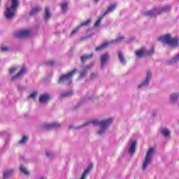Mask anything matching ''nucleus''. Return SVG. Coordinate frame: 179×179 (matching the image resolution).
<instances>
[{
  "mask_svg": "<svg viewBox=\"0 0 179 179\" xmlns=\"http://www.w3.org/2000/svg\"><path fill=\"white\" fill-rule=\"evenodd\" d=\"M93 124V125H99L101 128V129H104L107 128V127L113 124V118H109L106 120L99 121V120H94L92 122H87L84 123L83 125L79 126L77 129H80V128H83V127H87V125H90Z\"/></svg>",
  "mask_w": 179,
  "mask_h": 179,
  "instance_id": "nucleus-1",
  "label": "nucleus"
},
{
  "mask_svg": "<svg viewBox=\"0 0 179 179\" xmlns=\"http://www.w3.org/2000/svg\"><path fill=\"white\" fill-rule=\"evenodd\" d=\"M158 41H162V43L171 45V47H178L179 45V38H171L170 34H166L158 38Z\"/></svg>",
  "mask_w": 179,
  "mask_h": 179,
  "instance_id": "nucleus-2",
  "label": "nucleus"
},
{
  "mask_svg": "<svg viewBox=\"0 0 179 179\" xmlns=\"http://www.w3.org/2000/svg\"><path fill=\"white\" fill-rule=\"evenodd\" d=\"M17 6H19V1L17 0H13L12 6L10 7L7 8V10L5 13V16L6 19H12L15 17V14L16 13V9H17Z\"/></svg>",
  "mask_w": 179,
  "mask_h": 179,
  "instance_id": "nucleus-3",
  "label": "nucleus"
},
{
  "mask_svg": "<svg viewBox=\"0 0 179 179\" xmlns=\"http://www.w3.org/2000/svg\"><path fill=\"white\" fill-rule=\"evenodd\" d=\"M170 10V6H166L164 8H161L159 10H157V9H153L150 11H145L144 13L145 16H156L157 15H162V13H164L165 12H169Z\"/></svg>",
  "mask_w": 179,
  "mask_h": 179,
  "instance_id": "nucleus-4",
  "label": "nucleus"
},
{
  "mask_svg": "<svg viewBox=\"0 0 179 179\" xmlns=\"http://www.w3.org/2000/svg\"><path fill=\"white\" fill-rule=\"evenodd\" d=\"M123 40H124V36H120L111 42L103 43L102 45L97 46L95 50L96 51H103V50H105V48H107V47H108L110 44L121 43V41H123Z\"/></svg>",
  "mask_w": 179,
  "mask_h": 179,
  "instance_id": "nucleus-5",
  "label": "nucleus"
},
{
  "mask_svg": "<svg viewBox=\"0 0 179 179\" xmlns=\"http://www.w3.org/2000/svg\"><path fill=\"white\" fill-rule=\"evenodd\" d=\"M153 152H155V148H150L148 151L147 152L145 161L143 163V171H145V170H146L148 166L149 165V163H150V159L152 158V155H153Z\"/></svg>",
  "mask_w": 179,
  "mask_h": 179,
  "instance_id": "nucleus-6",
  "label": "nucleus"
},
{
  "mask_svg": "<svg viewBox=\"0 0 179 179\" xmlns=\"http://www.w3.org/2000/svg\"><path fill=\"white\" fill-rule=\"evenodd\" d=\"M155 52V48H152L150 50H146L145 48H141L140 50L135 52L136 57L142 58L145 55H153Z\"/></svg>",
  "mask_w": 179,
  "mask_h": 179,
  "instance_id": "nucleus-7",
  "label": "nucleus"
},
{
  "mask_svg": "<svg viewBox=\"0 0 179 179\" xmlns=\"http://www.w3.org/2000/svg\"><path fill=\"white\" fill-rule=\"evenodd\" d=\"M77 71L78 70L74 69L70 73L60 76L59 79V83H64V82H66V80H69V79H71L72 76H73V75H75Z\"/></svg>",
  "mask_w": 179,
  "mask_h": 179,
  "instance_id": "nucleus-8",
  "label": "nucleus"
},
{
  "mask_svg": "<svg viewBox=\"0 0 179 179\" xmlns=\"http://www.w3.org/2000/svg\"><path fill=\"white\" fill-rule=\"evenodd\" d=\"M31 34V31L29 29H24L19 31L15 34L16 38H24L26 37H29Z\"/></svg>",
  "mask_w": 179,
  "mask_h": 179,
  "instance_id": "nucleus-9",
  "label": "nucleus"
},
{
  "mask_svg": "<svg viewBox=\"0 0 179 179\" xmlns=\"http://www.w3.org/2000/svg\"><path fill=\"white\" fill-rule=\"evenodd\" d=\"M90 23H92V21L90 20H87L86 21H84L83 23L80 24L76 29H74L71 34V36H74L75 34H76V33H78V31L82 29V27H85V26H89V24H90Z\"/></svg>",
  "mask_w": 179,
  "mask_h": 179,
  "instance_id": "nucleus-10",
  "label": "nucleus"
},
{
  "mask_svg": "<svg viewBox=\"0 0 179 179\" xmlns=\"http://www.w3.org/2000/svg\"><path fill=\"white\" fill-rule=\"evenodd\" d=\"M151 76H152V73H150V71H148L147 73V76H146L145 81L141 85H139L138 88L142 89V87H143V86H148L149 85V80H150Z\"/></svg>",
  "mask_w": 179,
  "mask_h": 179,
  "instance_id": "nucleus-11",
  "label": "nucleus"
},
{
  "mask_svg": "<svg viewBox=\"0 0 179 179\" xmlns=\"http://www.w3.org/2000/svg\"><path fill=\"white\" fill-rule=\"evenodd\" d=\"M61 124L58 123H53L52 124H44L43 128L44 129H54V128H59Z\"/></svg>",
  "mask_w": 179,
  "mask_h": 179,
  "instance_id": "nucleus-12",
  "label": "nucleus"
},
{
  "mask_svg": "<svg viewBox=\"0 0 179 179\" xmlns=\"http://www.w3.org/2000/svg\"><path fill=\"white\" fill-rule=\"evenodd\" d=\"M51 100V96L48 94H45L41 95L39 97L40 103H47V101H50Z\"/></svg>",
  "mask_w": 179,
  "mask_h": 179,
  "instance_id": "nucleus-13",
  "label": "nucleus"
},
{
  "mask_svg": "<svg viewBox=\"0 0 179 179\" xmlns=\"http://www.w3.org/2000/svg\"><path fill=\"white\" fill-rule=\"evenodd\" d=\"M108 58H110V56L107 53H105L101 56V66H104V65L107 64V61H108Z\"/></svg>",
  "mask_w": 179,
  "mask_h": 179,
  "instance_id": "nucleus-14",
  "label": "nucleus"
},
{
  "mask_svg": "<svg viewBox=\"0 0 179 179\" xmlns=\"http://www.w3.org/2000/svg\"><path fill=\"white\" fill-rule=\"evenodd\" d=\"M27 72V67L22 66L18 73H17L14 77L12 78V80L15 79V78H19V76H22V75H24Z\"/></svg>",
  "mask_w": 179,
  "mask_h": 179,
  "instance_id": "nucleus-15",
  "label": "nucleus"
},
{
  "mask_svg": "<svg viewBox=\"0 0 179 179\" xmlns=\"http://www.w3.org/2000/svg\"><path fill=\"white\" fill-rule=\"evenodd\" d=\"M117 8V4L114 3L110 5L108 8L106 9V12L103 13V16H106L108 13H110L113 12V10H115V8Z\"/></svg>",
  "mask_w": 179,
  "mask_h": 179,
  "instance_id": "nucleus-16",
  "label": "nucleus"
},
{
  "mask_svg": "<svg viewBox=\"0 0 179 179\" xmlns=\"http://www.w3.org/2000/svg\"><path fill=\"white\" fill-rule=\"evenodd\" d=\"M92 169H93V164H90L87 169L84 171V173H83L80 179H85L86 178V176H87V174H89L90 170H92Z\"/></svg>",
  "mask_w": 179,
  "mask_h": 179,
  "instance_id": "nucleus-17",
  "label": "nucleus"
},
{
  "mask_svg": "<svg viewBox=\"0 0 179 179\" xmlns=\"http://www.w3.org/2000/svg\"><path fill=\"white\" fill-rule=\"evenodd\" d=\"M93 58V54L90 55H84L83 56H81V62H86V61H89V59H92Z\"/></svg>",
  "mask_w": 179,
  "mask_h": 179,
  "instance_id": "nucleus-18",
  "label": "nucleus"
},
{
  "mask_svg": "<svg viewBox=\"0 0 179 179\" xmlns=\"http://www.w3.org/2000/svg\"><path fill=\"white\" fill-rule=\"evenodd\" d=\"M88 71H90V66H86L80 72V78H85V76H86V75L87 74Z\"/></svg>",
  "mask_w": 179,
  "mask_h": 179,
  "instance_id": "nucleus-19",
  "label": "nucleus"
},
{
  "mask_svg": "<svg viewBox=\"0 0 179 179\" xmlns=\"http://www.w3.org/2000/svg\"><path fill=\"white\" fill-rule=\"evenodd\" d=\"M13 173H15V171L13 170H8V171H6L3 173V179H8L9 177H11L12 174H13Z\"/></svg>",
  "mask_w": 179,
  "mask_h": 179,
  "instance_id": "nucleus-20",
  "label": "nucleus"
},
{
  "mask_svg": "<svg viewBox=\"0 0 179 179\" xmlns=\"http://www.w3.org/2000/svg\"><path fill=\"white\" fill-rule=\"evenodd\" d=\"M135 150H136V141H134L131 143L129 153L131 155H134V153H135Z\"/></svg>",
  "mask_w": 179,
  "mask_h": 179,
  "instance_id": "nucleus-21",
  "label": "nucleus"
},
{
  "mask_svg": "<svg viewBox=\"0 0 179 179\" xmlns=\"http://www.w3.org/2000/svg\"><path fill=\"white\" fill-rule=\"evenodd\" d=\"M118 58L120 59V64H127V61L125 60V58L124 57V54H122V52H119Z\"/></svg>",
  "mask_w": 179,
  "mask_h": 179,
  "instance_id": "nucleus-22",
  "label": "nucleus"
},
{
  "mask_svg": "<svg viewBox=\"0 0 179 179\" xmlns=\"http://www.w3.org/2000/svg\"><path fill=\"white\" fill-rule=\"evenodd\" d=\"M51 17V13H50V8L47 7L45 10V20H48Z\"/></svg>",
  "mask_w": 179,
  "mask_h": 179,
  "instance_id": "nucleus-23",
  "label": "nucleus"
},
{
  "mask_svg": "<svg viewBox=\"0 0 179 179\" xmlns=\"http://www.w3.org/2000/svg\"><path fill=\"white\" fill-rule=\"evenodd\" d=\"M40 10H41V8L39 6H36V7L32 8V10L30 12V15H36V13H38V12H40Z\"/></svg>",
  "mask_w": 179,
  "mask_h": 179,
  "instance_id": "nucleus-24",
  "label": "nucleus"
},
{
  "mask_svg": "<svg viewBox=\"0 0 179 179\" xmlns=\"http://www.w3.org/2000/svg\"><path fill=\"white\" fill-rule=\"evenodd\" d=\"M106 15L103 14L94 23V27H97L98 26H100V23H101V20L104 18Z\"/></svg>",
  "mask_w": 179,
  "mask_h": 179,
  "instance_id": "nucleus-25",
  "label": "nucleus"
},
{
  "mask_svg": "<svg viewBox=\"0 0 179 179\" xmlns=\"http://www.w3.org/2000/svg\"><path fill=\"white\" fill-rule=\"evenodd\" d=\"M20 171H21V173H23V174H25V176H29V172L27 171V169L23 166V165H21L20 167Z\"/></svg>",
  "mask_w": 179,
  "mask_h": 179,
  "instance_id": "nucleus-26",
  "label": "nucleus"
},
{
  "mask_svg": "<svg viewBox=\"0 0 179 179\" xmlns=\"http://www.w3.org/2000/svg\"><path fill=\"white\" fill-rule=\"evenodd\" d=\"M73 94V92L72 91L67 92H63L61 94V97H71Z\"/></svg>",
  "mask_w": 179,
  "mask_h": 179,
  "instance_id": "nucleus-27",
  "label": "nucleus"
},
{
  "mask_svg": "<svg viewBox=\"0 0 179 179\" xmlns=\"http://www.w3.org/2000/svg\"><path fill=\"white\" fill-rule=\"evenodd\" d=\"M68 5H69V3H64L60 5L62 10H63V12L65 13L66 12V10H68Z\"/></svg>",
  "mask_w": 179,
  "mask_h": 179,
  "instance_id": "nucleus-28",
  "label": "nucleus"
},
{
  "mask_svg": "<svg viewBox=\"0 0 179 179\" xmlns=\"http://www.w3.org/2000/svg\"><path fill=\"white\" fill-rule=\"evenodd\" d=\"M179 94H173L171 96V101H176V100H178Z\"/></svg>",
  "mask_w": 179,
  "mask_h": 179,
  "instance_id": "nucleus-29",
  "label": "nucleus"
},
{
  "mask_svg": "<svg viewBox=\"0 0 179 179\" xmlns=\"http://www.w3.org/2000/svg\"><path fill=\"white\" fill-rule=\"evenodd\" d=\"M162 132L164 136H169V135H170V130H169L167 129H163L162 130Z\"/></svg>",
  "mask_w": 179,
  "mask_h": 179,
  "instance_id": "nucleus-30",
  "label": "nucleus"
},
{
  "mask_svg": "<svg viewBox=\"0 0 179 179\" xmlns=\"http://www.w3.org/2000/svg\"><path fill=\"white\" fill-rule=\"evenodd\" d=\"M29 138L26 136H24L20 141H19L20 144L26 143V142L28 141Z\"/></svg>",
  "mask_w": 179,
  "mask_h": 179,
  "instance_id": "nucleus-31",
  "label": "nucleus"
},
{
  "mask_svg": "<svg viewBox=\"0 0 179 179\" xmlns=\"http://www.w3.org/2000/svg\"><path fill=\"white\" fill-rule=\"evenodd\" d=\"M37 97V92H34L29 94L28 99H36Z\"/></svg>",
  "mask_w": 179,
  "mask_h": 179,
  "instance_id": "nucleus-32",
  "label": "nucleus"
},
{
  "mask_svg": "<svg viewBox=\"0 0 179 179\" xmlns=\"http://www.w3.org/2000/svg\"><path fill=\"white\" fill-rule=\"evenodd\" d=\"M54 64H55V62L52 60V61H50L47 63V65L48 66H52V65H54Z\"/></svg>",
  "mask_w": 179,
  "mask_h": 179,
  "instance_id": "nucleus-33",
  "label": "nucleus"
},
{
  "mask_svg": "<svg viewBox=\"0 0 179 179\" xmlns=\"http://www.w3.org/2000/svg\"><path fill=\"white\" fill-rule=\"evenodd\" d=\"M177 61H179V54H178L175 57L173 58V62H177Z\"/></svg>",
  "mask_w": 179,
  "mask_h": 179,
  "instance_id": "nucleus-34",
  "label": "nucleus"
},
{
  "mask_svg": "<svg viewBox=\"0 0 179 179\" xmlns=\"http://www.w3.org/2000/svg\"><path fill=\"white\" fill-rule=\"evenodd\" d=\"M16 71V68L10 69L9 71L10 75H12V73H14V72Z\"/></svg>",
  "mask_w": 179,
  "mask_h": 179,
  "instance_id": "nucleus-35",
  "label": "nucleus"
},
{
  "mask_svg": "<svg viewBox=\"0 0 179 179\" xmlns=\"http://www.w3.org/2000/svg\"><path fill=\"white\" fill-rule=\"evenodd\" d=\"M8 50H9V48L6 46L1 48V51H8Z\"/></svg>",
  "mask_w": 179,
  "mask_h": 179,
  "instance_id": "nucleus-36",
  "label": "nucleus"
},
{
  "mask_svg": "<svg viewBox=\"0 0 179 179\" xmlns=\"http://www.w3.org/2000/svg\"><path fill=\"white\" fill-rule=\"evenodd\" d=\"M93 78H96V74L94 73L91 74V79H93Z\"/></svg>",
  "mask_w": 179,
  "mask_h": 179,
  "instance_id": "nucleus-37",
  "label": "nucleus"
},
{
  "mask_svg": "<svg viewBox=\"0 0 179 179\" xmlns=\"http://www.w3.org/2000/svg\"><path fill=\"white\" fill-rule=\"evenodd\" d=\"M104 131H103V130H101V131H99L98 132H97V134H99V135H101V134H103Z\"/></svg>",
  "mask_w": 179,
  "mask_h": 179,
  "instance_id": "nucleus-38",
  "label": "nucleus"
},
{
  "mask_svg": "<svg viewBox=\"0 0 179 179\" xmlns=\"http://www.w3.org/2000/svg\"><path fill=\"white\" fill-rule=\"evenodd\" d=\"M46 156H47L48 157H50V152H47V153H46Z\"/></svg>",
  "mask_w": 179,
  "mask_h": 179,
  "instance_id": "nucleus-39",
  "label": "nucleus"
},
{
  "mask_svg": "<svg viewBox=\"0 0 179 179\" xmlns=\"http://www.w3.org/2000/svg\"><path fill=\"white\" fill-rule=\"evenodd\" d=\"M134 40H135V37H134V38H132L131 39V41H134Z\"/></svg>",
  "mask_w": 179,
  "mask_h": 179,
  "instance_id": "nucleus-40",
  "label": "nucleus"
},
{
  "mask_svg": "<svg viewBox=\"0 0 179 179\" xmlns=\"http://www.w3.org/2000/svg\"><path fill=\"white\" fill-rule=\"evenodd\" d=\"M94 1H96V2H99V0H94Z\"/></svg>",
  "mask_w": 179,
  "mask_h": 179,
  "instance_id": "nucleus-41",
  "label": "nucleus"
},
{
  "mask_svg": "<svg viewBox=\"0 0 179 179\" xmlns=\"http://www.w3.org/2000/svg\"><path fill=\"white\" fill-rule=\"evenodd\" d=\"M0 3H1V0H0Z\"/></svg>",
  "mask_w": 179,
  "mask_h": 179,
  "instance_id": "nucleus-42",
  "label": "nucleus"
}]
</instances>
